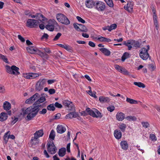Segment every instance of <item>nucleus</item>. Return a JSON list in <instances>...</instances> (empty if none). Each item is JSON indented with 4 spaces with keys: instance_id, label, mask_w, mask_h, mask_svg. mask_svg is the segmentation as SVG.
Masks as SVG:
<instances>
[{
    "instance_id": "f257e3e1",
    "label": "nucleus",
    "mask_w": 160,
    "mask_h": 160,
    "mask_svg": "<svg viewBox=\"0 0 160 160\" xmlns=\"http://www.w3.org/2000/svg\"><path fill=\"white\" fill-rule=\"evenodd\" d=\"M22 110L23 116L26 114H28L27 117V120L29 121L31 120L37 114L39 109H38V108H36L35 105H33L29 107L25 110L24 108H22Z\"/></svg>"
},
{
    "instance_id": "f03ea898",
    "label": "nucleus",
    "mask_w": 160,
    "mask_h": 160,
    "mask_svg": "<svg viewBox=\"0 0 160 160\" xmlns=\"http://www.w3.org/2000/svg\"><path fill=\"white\" fill-rule=\"evenodd\" d=\"M27 50L28 52L31 54H33L36 52L37 54L42 58L43 59H48L49 58V56L46 53H43L40 50L33 48V47H29L27 48Z\"/></svg>"
},
{
    "instance_id": "7ed1b4c3",
    "label": "nucleus",
    "mask_w": 160,
    "mask_h": 160,
    "mask_svg": "<svg viewBox=\"0 0 160 160\" xmlns=\"http://www.w3.org/2000/svg\"><path fill=\"white\" fill-rule=\"evenodd\" d=\"M56 18L58 21L61 23L68 25L70 23V21L67 17L63 14L59 13L56 15Z\"/></svg>"
},
{
    "instance_id": "20e7f679",
    "label": "nucleus",
    "mask_w": 160,
    "mask_h": 160,
    "mask_svg": "<svg viewBox=\"0 0 160 160\" xmlns=\"http://www.w3.org/2000/svg\"><path fill=\"white\" fill-rule=\"evenodd\" d=\"M139 56L143 60H146L148 58L150 60L151 59V57L147 51V50L145 48H142L140 50Z\"/></svg>"
},
{
    "instance_id": "39448f33",
    "label": "nucleus",
    "mask_w": 160,
    "mask_h": 160,
    "mask_svg": "<svg viewBox=\"0 0 160 160\" xmlns=\"http://www.w3.org/2000/svg\"><path fill=\"white\" fill-rule=\"evenodd\" d=\"M39 23V22L38 20L29 19L27 21L26 26L30 28H37Z\"/></svg>"
},
{
    "instance_id": "423d86ee",
    "label": "nucleus",
    "mask_w": 160,
    "mask_h": 160,
    "mask_svg": "<svg viewBox=\"0 0 160 160\" xmlns=\"http://www.w3.org/2000/svg\"><path fill=\"white\" fill-rule=\"evenodd\" d=\"M95 8L99 11H103L105 9V5L104 3L102 2L98 1L95 3Z\"/></svg>"
},
{
    "instance_id": "0eeeda50",
    "label": "nucleus",
    "mask_w": 160,
    "mask_h": 160,
    "mask_svg": "<svg viewBox=\"0 0 160 160\" xmlns=\"http://www.w3.org/2000/svg\"><path fill=\"white\" fill-rule=\"evenodd\" d=\"M63 104L64 106L67 107L68 110L70 111L75 110V108L74 107L73 104L72 102L68 100H65L63 102Z\"/></svg>"
},
{
    "instance_id": "6e6552de",
    "label": "nucleus",
    "mask_w": 160,
    "mask_h": 160,
    "mask_svg": "<svg viewBox=\"0 0 160 160\" xmlns=\"http://www.w3.org/2000/svg\"><path fill=\"white\" fill-rule=\"evenodd\" d=\"M39 76L37 73L29 72L23 73V76L27 79H33Z\"/></svg>"
},
{
    "instance_id": "1a4fd4ad",
    "label": "nucleus",
    "mask_w": 160,
    "mask_h": 160,
    "mask_svg": "<svg viewBox=\"0 0 160 160\" xmlns=\"http://www.w3.org/2000/svg\"><path fill=\"white\" fill-rule=\"evenodd\" d=\"M133 3L132 2H128L127 4L124 6L125 9L129 12H131L133 11Z\"/></svg>"
},
{
    "instance_id": "9d476101",
    "label": "nucleus",
    "mask_w": 160,
    "mask_h": 160,
    "mask_svg": "<svg viewBox=\"0 0 160 160\" xmlns=\"http://www.w3.org/2000/svg\"><path fill=\"white\" fill-rule=\"evenodd\" d=\"M95 3L92 0H86L85 2V4L88 8H92L95 6Z\"/></svg>"
},
{
    "instance_id": "9b49d317",
    "label": "nucleus",
    "mask_w": 160,
    "mask_h": 160,
    "mask_svg": "<svg viewBox=\"0 0 160 160\" xmlns=\"http://www.w3.org/2000/svg\"><path fill=\"white\" fill-rule=\"evenodd\" d=\"M78 112H75L74 111H72L67 114L65 116L66 118H75L78 116Z\"/></svg>"
},
{
    "instance_id": "f8f14e48",
    "label": "nucleus",
    "mask_w": 160,
    "mask_h": 160,
    "mask_svg": "<svg viewBox=\"0 0 160 160\" xmlns=\"http://www.w3.org/2000/svg\"><path fill=\"white\" fill-rule=\"evenodd\" d=\"M43 134V131L42 129L37 131L34 134V137L33 138L35 139H37L38 138L42 137Z\"/></svg>"
},
{
    "instance_id": "ddd939ff",
    "label": "nucleus",
    "mask_w": 160,
    "mask_h": 160,
    "mask_svg": "<svg viewBox=\"0 0 160 160\" xmlns=\"http://www.w3.org/2000/svg\"><path fill=\"white\" fill-rule=\"evenodd\" d=\"M86 112H87L88 114L92 116L93 117L95 118V117H97L95 111H93L90 108H87L85 111H83L84 113H86Z\"/></svg>"
},
{
    "instance_id": "4468645a",
    "label": "nucleus",
    "mask_w": 160,
    "mask_h": 160,
    "mask_svg": "<svg viewBox=\"0 0 160 160\" xmlns=\"http://www.w3.org/2000/svg\"><path fill=\"white\" fill-rule=\"evenodd\" d=\"M56 130L58 133L62 134L66 131V129L62 125H58L57 127Z\"/></svg>"
},
{
    "instance_id": "2eb2a0df",
    "label": "nucleus",
    "mask_w": 160,
    "mask_h": 160,
    "mask_svg": "<svg viewBox=\"0 0 160 160\" xmlns=\"http://www.w3.org/2000/svg\"><path fill=\"white\" fill-rule=\"evenodd\" d=\"M47 145L48 146L47 150L48 152H50L52 154H54L56 153L57 150L56 147L52 148L50 147L51 146L50 144H47Z\"/></svg>"
},
{
    "instance_id": "dca6fc26",
    "label": "nucleus",
    "mask_w": 160,
    "mask_h": 160,
    "mask_svg": "<svg viewBox=\"0 0 160 160\" xmlns=\"http://www.w3.org/2000/svg\"><path fill=\"white\" fill-rule=\"evenodd\" d=\"M125 114L122 112H118L116 116L117 119L119 121H122L125 118Z\"/></svg>"
},
{
    "instance_id": "f3484780",
    "label": "nucleus",
    "mask_w": 160,
    "mask_h": 160,
    "mask_svg": "<svg viewBox=\"0 0 160 160\" xmlns=\"http://www.w3.org/2000/svg\"><path fill=\"white\" fill-rule=\"evenodd\" d=\"M114 136L117 139H119L121 138L122 134L120 130L116 129L114 131Z\"/></svg>"
},
{
    "instance_id": "a211bd4d",
    "label": "nucleus",
    "mask_w": 160,
    "mask_h": 160,
    "mask_svg": "<svg viewBox=\"0 0 160 160\" xmlns=\"http://www.w3.org/2000/svg\"><path fill=\"white\" fill-rule=\"evenodd\" d=\"M99 100L101 103H108L110 101V99L107 97L100 96Z\"/></svg>"
},
{
    "instance_id": "6ab92c4d",
    "label": "nucleus",
    "mask_w": 160,
    "mask_h": 160,
    "mask_svg": "<svg viewBox=\"0 0 160 160\" xmlns=\"http://www.w3.org/2000/svg\"><path fill=\"white\" fill-rule=\"evenodd\" d=\"M99 50L106 56H109L111 54L110 51L106 48H100L99 49Z\"/></svg>"
},
{
    "instance_id": "aec40b11",
    "label": "nucleus",
    "mask_w": 160,
    "mask_h": 160,
    "mask_svg": "<svg viewBox=\"0 0 160 160\" xmlns=\"http://www.w3.org/2000/svg\"><path fill=\"white\" fill-rule=\"evenodd\" d=\"M44 94H43V95ZM43 94H42V97H40V98L35 102L33 105H37L41 103L46 100L45 97L42 96Z\"/></svg>"
},
{
    "instance_id": "412c9836",
    "label": "nucleus",
    "mask_w": 160,
    "mask_h": 160,
    "mask_svg": "<svg viewBox=\"0 0 160 160\" xmlns=\"http://www.w3.org/2000/svg\"><path fill=\"white\" fill-rule=\"evenodd\" d=\"M8 118L7 113L4 112H2L0 114V121L3 122L6 120Z\"/></svg>"
},
{
    "instance_id": "4be33fe9",
    "label": "nucleus",
    "mask_w": 160,
    "mask_h": 160,
    "mask_svg": "<svg viewBox=\"0 0 160 160\" xmlns=\"http://www.w3.org/2000/svg\"><path fill=\"white\" fill-rule=\"evenodd\" d=\"M48 24L50 26H53L54 27L58 26V23L53 19H50L48 22Z\"/></svg>"
},
{
    "instance_id": "5701e85b",
    "label": "nucleus",
    "mask_w": 160,
    "mask_h": 160,
    "mask_svg": "<svg viewBox=\"0 0 160 160\" xmlns=\"http://www.w3.org/2000/svg\"><path fill=\"white\" fill-rule=\"evenodd\" d=\"M120 145L122 148L124 150H127L128 148V144L126 141H122L121 142Z\"/></svg>"
},
{
    "instance_id": "b1692460",
    "label": "nucleus",
    "mask_w": 160,
    "mask_h": 160,
    "mask_svg": "<svg viewBox=\"0 0 160 160\" xmlns=\"http://www.w3.org/2000/svg\"><path fill=\"white\" fill-rule=\"evenodd\" d=\"M66 152V149L65 148H62L59 149L58 155L60 157H62L64 156Z\"/></svg>"
},
{
    "instance_id": "393cba45",
    "label": "nucleus",
    "mask_w": 160,
    "mask_h": 160,
    "mask_svg": "<svg viewBox=\"0 0 160 160\" xmlns=\"http://www.w3.org/2000/svg\"><path fill=\"white\" fill-rule=\"evenodd\" d=\"M11 105L10 103L6 101L3 105V109L6 110H8L11 108Z\"/></svg>"
},
{
    "instance_id": "a878e982",
    "label": "nucleus",
    "mask_w": 160,
    "mask_h": 160,
    "mask_svg": "<svg viewBox=\"0 0 160 160\" xmlns=\"http://www.w3.org/2000/svg\"><path fill=\"white\" fill-rule=\"evenodd\" d=\"M36 19L39 20L40 21H42L44 20L45 17L40 13H37L36 14Z\"/></svg>"
},
{
    "instance_id": "bb28decb",
    "label": "nucleus",
    "mask_w": 160,
    "mask_h": 160,
    "mask_svg": "<svg viewBox=\"0 0 160 160\" xmlns=\"http://www.w3.org/2000/svg\"><path fill=\"white\" fill-rule=\"evenodd\" d=\"M98 40L101 42H109L111 41V39L109 38L102 36L98 38Z\"/></svg>"
},
{
    "instance_id": "cd10ccee",
    "label": "nucleus",
    "mask_w": 160,
    "mask_h": 160,
    "mask_svg": "<svg viewBox=\"0 0 160 160\" xmlns=\"http://www.w3.org/2000/svg\"><path fill=\"white\" fill-rule=\"evenodd\" d=\"M131 41L132 43H131V45L133 46L134 47L136 48H140L141 44L138 41H135V40H131Z\"/></svg>"
},
{
    "instance_id": "c85d7f7f",
    "label": "nucleus",
    "mask_w": 160,
    "mask_h": 160,
    "mask_svg": "<svg viewBox=\"0 0 160 160\" xmlns=\"http://www.w3.org/2000/svg\"><path fill=\"white\" fill-rule=\"evenodd\" d=\"M130 57V54L128 52H125L123 54L121 58L122 62H124L126 59Z\"/></svg>"
},
{
    "instance_id": "c756f323",
    "label": "nucleus",
    "mask_w": 160,
    "mask_h": 160,
    "mask_svg": "<svg viewBox=\"0 0 160 160\" xmlns=\"http://www.w3.org/2000/svg\"><path fill=\"white\" fill-rule=\"evenodd\" d=\"M35 90L38 91H40L43 88L42 86L39 82H38L35 85Z\"/></svg>"
},
{
    "instance_id": "7c9ffc66",
    "label": "nucleus",
    "mask_w": 160,
    "mask_h": 160,
    "mask_svg": "<svg viewBox=\"0 0 160 160\" xmlns=\"http://www.w3.org/2000/svg\"><path fill=\"white\" fill-rule=\"evenodd\" d=\"M126 101L131 104H137L138 103V101L137 100L127 98Z\"/></svg>"
},
{
    "instance_id": "2f4dec72",
    "label": "nucleus",
    "mask_w": 160,
    "mask_h": 160,
    "mask_svg": "<svg viewBox=\"0 0 160 160\" xmlns=\"http://www.w3.org/2000/svg\"><path fill=\"white\" fill-rule=\"evenodd\" d=\"M78 25L80 28V31L87 32L88 31V29L85 25L82 24H78Z\"/></svg>"
},
{
    "instance_id": "473e14b6",
    "label": "nucleus",
    "mask_w": 160,
    "mask_h": 160,
    "mask_svg": "<svg viewBox=\"0 0 160 160\" xmlns=\"http://www.w3.org/2000/svg\"><path fill=\"white\" fill-rule=\"evenodd\" d=\"M55 132L53 130H52L49 136V138L51 139V140H53L55 137Z\"/></svg>"
},
{
    "instance_id": "72a5a7b5",
    "label": "nucleus",
    "mask_w": 160,
    "mask_h": 160,
    "mask_svg": "<svg viewBox=\"0 0 160 160\" xmlns=\"http://www.w3.org/2000/svg\"><path fill=\"white\" fill-rule=\"evenodd\" d=\"M134 84L135 85L138 86L139 88H144L145 87V85L143 83L141 82H134Z\"/></svg>"
},
{
    "instance_id": "f704fd0d",
    "label": "nucleus",
    "mask_w": 160,
    "mask_h": 160,
    "mask_svg": "<svg viewBox=\"0 0 160 160\" xmlns=\"http://www.w3.org/2000/svg\"><path fill=\"white\" fill-rule=\"evenodd\" d=\"M126 128V125L125 124L122 123L120 124L119 125V128L121 130L122 132H124L125 131Z\"/></svg>"
},
{
    "instance_id": "c9c22d12",
    "label": "nucleus",
    "mask_w": 160,
    "mask_h": 160,
    "mask_svg": "<svg viewBox=\"0 0 160 160\" xmlns=\"http://www.w3.org/2000/svg\"><path fill=\"white\" fill-rule=\"evenodd\" d=\"M32 137L31 139V142L32 143V145L38 144L39 143V141L38 139H35Z\"/></svg>"
},
{
    "instance_id": "e433bc0d",
    "label": "nucleus",
    "mask_w": 160,
    "mask_h": 160,
    "mask_svg": "<svg viewBox=\"0 0 160 160\" xmlns=\"http://www.w3.org/2000/svg\"><path fill=\"white\" fill-rule=\"evenodd\" d=\"M47 109L48 110L54 111L55 110V108L53 103L48 105L47 107Z\"/></svg>"
},
{
    "instance_id": "4c0bfd02",
    "label": "nucleus",
    "mask_w": 160,
    "mask_h": 160,
    "mask_svg": "<svg viewBox=\"0 0 160 160\" xmlns=\"http://www.w3.org/2000/svg\"><path fill=\"white\" fill-rule=\"evenodd\" d=\"M108 31L110 32L112 30L114 29L117 28V25L116 24H113L109 26H108Z\"/></svg>"
},
{
    "instance_id": "58836bf2",
    "label": "nucleus",
    "mask_w": 160,
    "mask_h": 160,
    "mask_svg": "<svg viewBox=\"0 0 160 160\" xmlns=\"http://www.w3.org/2000/svg\"><path fill=\"white\" fill-rule=\"evenodd\" d=\"M34 101V99H33V98L32 96L28 99L26 100L25 101V103L27 104H30L32 103Z\"/></svg>"
},
{
    "instance_id": "ea45409f",
    "label": "nucleus",
    "mask_w": 160,
    "mask_h": 160,
    "mask_svg": "<svg viewBox=\"0 0 160 160\" xmlns=\"http://www.w3.org/2000/svg\"><path fill=\"white\" fill-rule=\"evenodd\" d=\"M55 27H53V26H50L48 24L47 25L45 26V28L48 30L52 32L54 30Z\"/></svg>"
},
{
    "instance_id": "a19ab883",
    "label": "nucleus",
    "mask_w": 160,
    "mask_h": 160,
    "mask_svg": "<svg viewBox=\"0 0 160 160\" xmlns=\"http://www.w3.org/2000/svg\"><path fill=\"white\" fill-rule=\"evenodd\" d=\"M125 118L127 119V120H128L129 121H135L137 120V118L136 117H135V116H128Z\"/></svg>"
},
{
    "instance_id": "79ce46f5",
    "label": "nucleus",
    "mask_w": 160,
    "mask_h": 160,
    "mask_svg": "<svg viewBox=\"0 0 160 160\" xmlns=\"http://www.w3.org/2000/svg\"><path fill=\"white\" fill-rule=\"evenodd\" d=\"M12 70L15 71L17 73V74H20V72H19L18 71L19 70V68L18 67H16L15 65L12 66Z\"/></svg>"
},
{
    "instance_id": "37998d69",
    "label": "nucleus",
    "mask_w": 160,
    "mask_h": 160,
    "mask_svg": "<svg viewBox=\"0 0 160 160\" xmlns=\"http://www.w3.org/2000/svg\"><path fill=\"white\" fill-rule=\"evenodd\" d=\"M38 82H39L40 83V84L43 88L44 85L46 83V80L45 79H40Z\"/></svg>"
},
{
    "instance_id": "c03bdc74",
    "label": "nucleus",
    "mask_w": 160,
    "mask_h": 160,
    "mask_svg": "<svg viewBox=\"0 0 160 160\" xmlns=\"http://www.w3.org/2000/svg\"><path fill=\"white\" fill-rule=\"evenodd\" d=\"M38 82H39L40 83V84L43 88L44 85L46 83V80L45 79H40Z\"/></svg>"
},
{
    "instance_id": "a18cd8bd",
    "label": "nucleus",
    "mask_w": 160,
    "mask_h": 160,
    "mask_svg": "<svg viewBox=\"0 0 160 160\" xmlns=\"http://www.w3.org/2000/svg\"><path fill=\"white\" fill-rule=\"evenodd\" d=\"M64 49H65L68 51L72 52V48L70 46L68 45H66L65 46Z\"/></svg>"
},
{
    "instance_id": "49530a36",
    "label": "nucleus",
    "mask_w": 160,
    "mask_h": 160,
    "mask_svg": "<svg viewBox=\"0 0 160 160\" xmlns=\"http://www.w3.org/2000/svg\"><path fill=\"white\" fill-rule=\"evenodd\" d=\"M42 49L43 50H44L45 52V53H46L48 56V55L47 54H50L51 53H52L51 51L50 50V49L48 48H42ZM44 53V52H43Z\"/></svg>"
},
{
    "instance_id": "de8ad7c7",
    "label": "nucleus",
    "mask_w": 160,
    "mask_h": 160,
    "mask_svg": "<svg viewBox=\"0 0 160 160\" xmlns=\"http://www.w3.org/2000/svg\"><path fill=\"white\" fill-rule=\"evenodd\" d=\"M148 67L149 69L151 71H153L155 68V66L153 64H150L148 65Z\"/></svg>"
},
{
    "instance_id": "09e8293b",
    "label": "nucleus",
    "mask_w": 160,
    "mask_h": 160,
    "mask_svg": "<svg viewBox=\"0 0 160 160\" xmlns=\"http://www.w3.org/2000/svg\"><path fill=\"white\" fill-rule=\"evenodd\" d=\"M120 72L121 73H123L124 74L126 75H129V73L128 71L125 68H122Z\"/></svg>"
},
{
    "instance_id": "8fccbe9b",
    "label": "nucleus",
    "mask_w": 160,
    "mask_h": 160,
    "mask_svg": "<svg viewBox=\"0 0 160 160\" xmlns=\"http://www.w3.org/2000/svg\"><path fill=\"white\" fill-rule=\"evenodd\" d=\"M95 113L96 114L97 116V117H95V118L99 117L101 118L102 117L101 113L98 110L95 109Z\"/></svg>"
},
{
    "instance_id": "3c124183",
    "label": "nucleus",
    "mask_w": 160,
    "mask_h": 160,
    "mask_svg": "<svg viewBox=\"0 0 160 160\" xmlns=\"http://www.w3.org/2000/svg\"><path fill=\"white\" fill-rule=\"evenodd\" d=\"M78 24H79L77 23H74L73 25L74 28L77 31H80V28L78 26Z\"/></svg>"
},
{
    "instance_id": "603ef678",
    "label": "nucleus",
    "mask_w": 160,
    "mask_h": 160,
    "mask_svg": "<svg viewBox=\"0 0 160 160\" xmlns=\"http://www.w3.org/2000/svg\"><path fill=\"white\" fill-rule=\"evenodd\" d=\"M6 68L7 70V72L8 73L10 74L11 73V72L12 70V66L10 67L9 66H6Z\"/></svg>"
},
{
    "instance_id": "864d4df0",
    "label": "nucleus",
    "mask_w": 160,
    "mask_h": 160,
    "mask_svg": "<svg viewBox=\"0 0 160 160\" xmlns=\"http://www.w3.org/2000/svg\"><path fill=\"white\" fill-rule=\"evenodd\" d=\"M141 123L143 127L146 128H147L149 127L150 124L148 122H142Z\"/></svg>"
},
{
    "instance_id": "5fc2aeb1",
    "label": "nucleus",
    "mask_w": 160,
    "mask_h": 160,
    "mask_svg": "<svg viewBox=\"0 0 160 160\" xmlns=\"http://www.w3.org/2000/svg\"><path fill=\"white\" fill-rule=\"evenodd\" d=\"M115 68V69L117 70L118 71L120 72L122 68L123 67L119 66V65L118 64H115L114 65Z\"/></svg>"
},
{
    "instance_id": "6e6d98bb",
    "label": "nucleus",
    "mask_w": 160,
    "mask_h": 160,
    "mask_svg": "<svg viewBox=\"0 0 160 160\" xmlns=\"http://www.w3.org/2000/svg\"><path fill=\"white\" fill-rule=\"evenodd\" d=\"M62 35V34L60 32L58 33L56 36H55L54 38L53 39V41H57V40Z\"/></svg>"
},
{
    "instance_id": "4d7b16f0",
    "label": "nucleus",
    "mask_w": 160,
    "mask_h": 160,
    "mask_svg": "<svg viewBox=\"0 0 160 160\" xmlns=\"http://www.w3.org/2000/svg\"><path fill=\"white\" fill-rule=\"evenodd\" d=\"M107 109L108 111L112 112L114 110L115 107L113 106H110L107 107Z\"/></svg>"
},
{
    "instance_id": "13d9d810",
    "label": "nucleus",
    "mask_w": 160,
    "mask_h": 160,
    "mask_svg": "<svg viewBox=\"0 0 160 160\" xmlns=\"http://www.w3.org/2000/svg\"><path fill=\"white\" fill-rule=\"evenodd\" d=\"M76 18L79 22L82 23H84L86 22L84 19L79 16H77Z\"/></svg>"
},
{
    "instance_id": "bf43d9fd",
    "label": "nucleus",
    "mask_w": 160,
    "mask_h": 160,
    "mask_svg": "<svg viewBox=\"0 0 160 160\" xmlns=\"http://www.w3.org/2000/svg\"><path fill=\"white\" fill-rule=\"evenodd\" d=\"M106 3L110 7L112 8L113 7L114 5L112 0H109Z\"/></svg>"
},
{
    "instance_id": "052dcab7",
    "label": "nucleus",
    "mask_w": 160,
    "mask_h": 160,
    "mask_svg": "<svg viewBox=\"0 0 160 160\" xmlns=\"http://www.w3.org/2000/svg\"><path fill=\"white\" fill-rule=\"evenodd\" d=\"M150 138L152 141H156L157 140V138L155 135L154 134H150Z\"/></svg>"
},
{
    "instance_id": "680f3d73",
    "label": "nucleus",
    "mask_w": 160,
    "mask_h": 160,
    "mask_svg": "<svg viewBox=\"0 0 160 160\" xmlns=\"http://www.w3.org/2000/svg\"><path fill=\"white\" fill-rule=\"evenodd\" d=\"M153 19L154 20V24H158V22L157 20V16L155 15L154 16H153Z\"/></svg>"
},
{
    "instance_id": "e2e57ef3",
    "label": "nucleus",
    "mask_w": 160,
    "mask_h": 160,
    "mask_svg": "<svg viewBox=\"0 0 160 160\" xmlns=\"http://www.w3.org/2000/svg\"><path fill=\"white\" fill-rule=\"evenodd\" d=\"M0 58L2 59L6 63L8 62V59L6 58L5 56L2 55Z\"/></svg>"
},
{
    "instance_id": "0e129e2a",
    "label": "nucleus",
    "mask_w": 160,
    "mask_h": 160,
    "mask_svg": "<svg viewBox=\"0 0 160 160\" xmlns=\"http://www.w3.org/2000/svg\"><path fill=\"white\" fill-rule=\"evenodd\" d=\"M55 106L57 108H62V106L58 102H56L55 103Z\"/></svg>"
},
{
    "instance_id": "69168bd1",
    "label": "nucleus",
    "mask_w": 160,
    "mask_h": 160,
    "mask_svg": "<svg viewBox=\"0 0 160 160\" xmlns=\"http://www.w3.org/2000/svg\"><path fill=\"white\" fill-rule=\"evenodd\" d=\"M131 40H128L126 41H124L123 44L126 46H128V45L131 44V43H132L131 41Z\"/></svg>"
},
{
    "instance_id": "338daca9",
    "label": "nucleus",
    "mask_w": 160,
    "mask_h": 160,
    "mask_svg": "<svg viewBox=\"0 0 160 160\" xmlns=\"http://www.w3.org/2000/svg\"><path fill=\"white\" fill-rule=\"evenodd\" d=\"M32 97L33 98V99H34V100L35 101L37 98L40 97V95L38 93H36L32 96Z\"/></svg>"
},
{
    "instance_id": "774afa93",
    "label": "nucleus",
    "mask_w": 160,
    "mask_h": 160,
    "mask_svg": "<svg viewBox=\"0 0 160 160\" xmlns=\"http://www.w3.org/2000/svg\"><path fill=\"white\" fill-rule=\"evenodd\" d=\"M48 92L50 94H52L55 93V90L54 89H50L48 90Z\"/></svg>"
}]
</instances>
